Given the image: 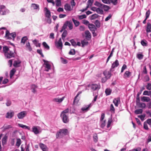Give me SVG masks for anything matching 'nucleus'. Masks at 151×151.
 <instances>
[{
  "label": "nucleus",
  "instance_id": "1",
  "mask_svg": "<svg viewBox=\"0 0 151 151\" xmlns=\"http://www.w3.org/2000/svg\"><path fill=\"white\" fill-rule=\"evenodd\" d=\"M68 130L67 129H60L58 131L56 135L57 138H61L67 134Z\"/></svg>",
  "mask_w": 151,
  "mask_h": 151
},
{
  "label": "nucleus",
  "instance_id": "2",
  "mask_svg": "<svg viewBox=\"0 0 151 151\" xmlns=\"http://www.w3.org/2000/svg\"><path fill=\"white\" fill-rule=\"evenodd\" d=\"M12 45L13 46L12 50H10L9 52L4 54L5 56L7 58H10L15 56L14 52H15V48L13 44L12 43Z\"/></svg>",
  "mask_w": 151,
  "mask_h": 151
},
{
  "label": "nucleus",
  "instance_id": "3",
  "mask_svg": "<svg viewBox=\"0 0 151 151\" xmlns=\"http://www.w3.org/2000/svg\"><path fill=\"white\" fill-rule=\"evenodd\" d=\"M16 37V34L15 32H13L11 33H10L9 31L6 30V32L5 37L7 39L11 40L13 39L14 40Z\"/></svg>",
  "mask_w": 151,
  "mask_h": 151
},
{
  "label": "nucleus",
  "instance_id": "4",
  "mask_svg": "<svg viewBox=\"0 0 151 151\" xmlns=\"http://www.w3.org/2000/svg\"><path fill=\"white\" fill-rule=\"evenodd\" d=\"M42 130L41 128L38 126H34L32 128V132L35 135L40 133Z\"/></svg>",
  "mask_w": 151,
  "mask_h": 151
},
{
  "label": "nucleus",
  "instance_id": "5",
  "mask_svg": "<svg viewBox=\"0 0 151 151\" xmlns=\"http://www.w3.org/2000/svg\"><path fill=\"white\" fill-rule=\"evenodd\" d=\"M9 12V11L6 9L5 6L4 5L0 6V14L1 15H6Z\"/></svg>",
  "mask_w": 151,
  "mask_h": 151
},
{
  "label": "nucleus",
  "instance_id": "6",
  "mask_svg": "<svg viewBox=\"0 0 151 151\" xmlns=\"http://www.w3.org/2000/svg\"><path fill=\"white\" fill-rule=\"evenodd\" d=\"M27 112L26 111H23L17 114V116L19 119H23L26 116Z\"/></svg>",
  "mask_w": 151,
  "mask_h": 151
},
{
  "label": "nucleus",
  "instance_id": "7",
  "mask_svg": "<svg viewBox=\"0 0 151 151\" xmlns=\"http://www.w3.org/2000/svg\"><path fill=\"white\" fill-rule=\"evenodd\" d=\"M60 117L64 123H67L68 122L69 119L68 114H60Z\"/></svg>",
  "mask_w": 151,
  "mask_h": 151
},
{
  "label": "nucleus",
  "instance_id": "8",
  "mask_svg": "<svg viewBox=\"0 0 151 151\" xmlns=\"http://www.w3.org/2000/svg\"><path fill=\"white\" fill-rule=\"evenodd\" d=\"M43 61L44 63V65L45 68V70L48 72L51 69V65L49 63V62L48 61L45 60H43Z\"/></svg>",
  "mask_w": 151,
  "mask_h": 151
},
{
  "label": "nucleus",
  "instance_id": "9",
  "mask_svg": "<svg viewBox=\"0 0 151 151\" xmlns=\"http://www.w3.org/2000/svg\"><path fill=\"white\" fill-rule=\"evenodd\" d=\"M55 46L58 48L60 49H62L63 47V44L62 42L61 38H60L59 39L58 42L55 41Z\"/></svg>",
  "mask_w": 151,
  "mask_h": 151
},
{
  "label": "nucleus",
  "instance_id": "10",
  "mask_svg": "<svg viewBox=\"0 0 151 151\" xmlns=\"http://www.w3.org/2000/svg\"><path fill=\"white\" fill-rule=\"evenodd\" d=\"M119 65V62L118 60H116L112 64L111 68L110 69V71L113 72L114 70V68L117 67Z\"/></svg>",
  "mask_w": 151,
  "mask_h": 151
},
{
  "label": "nucleus",
  "instance_id": "11",
  "mask_svg": "<svg viewBox=\"0 0 151 151\" xmlns=\"http://www.w3.org/2000/svg\"><path fill=\"white\" fill-rule=\"evenodd\" d=\"M14 113L13 111L11 110L6 113V117L7 118L11 119L14 116Z\"/></svg>",
  "mask_w": 151,
  "mask_h": 151
},
{
  "label": "nucleus",
  "instance_id": "12",
  "mask_svg": "<svg viewBox=\"0 0 151 151\" xmlns=\"http://www.w3.org/2000/svg\"><path fill=\"white\" fill-rule=\"evenodd\" d=\"M37 86L34 84H32L30 86V89L32 92L34 93H37Z\"/></svg>",
  "mask_w": 151,
  "mask_h": 151
},
{
  "label": "nucleus",
  "instance_id": "13",
  "mask_svg": "<svg viewBox=\"0 0 151 151\" xmlns=\"http://www.w3.org/2000/svg\"><path fill=\"white\" fill-rule=\"evenodd\" d=\"M88 27L93 34L94 33L96 29V28L95 25L92 24H89L88 25Z\"/></svg>",
  "mask_w": 151,
  "mask_h": 151
},
{
  "label": "nucleus",
  "instance_id": "14",
  "mask_svg": "<svg viewBox=\"0 0 151 151\" xmlns=\"http://www.w3.org/2000/svg\"><path fill=\"white\" fill-rule=\"evenodd\" d=\"M92 105L91 103H90L87 105L84 106L83 107L81 108V110L83 111H87Z\"/></svg>",
  "mask_w": 151,
  "mask_h": 151
},
{
  "label": "nucleus",
  "instance_id": "15",
  "mask_svg": "<svg viewBox=\"0 0 151 151\" xmlns=\"http://www.w3.org/2000/svg\"><path fill=\"white\" fill-rule=\"evenodd\" d=\"M111 71H104L103 72V74L105 77L107 78L108 79L109 78L111 75Z\"/></svg>",
  "mask_w": 151,
  "mask_h": 151
},
{
  "label": "nucleus",
  "instance_id": "16",
  "mask_svg": "<svg viewBox=\"0 0 151 151\" xmlns=\"http://www.w3.org/2000/svg\"><path fill=\"white\" fill-rule=\"evenodd\" d=\"M44 11L45 12V16L46 17H51V13L50 11L46 7L44 9Z\"/></svg>",
  "mask_w": 151,
  "mask_h": 151
},
{
  "label": "nucleus",
  "instance_id": "17",
  "mask_svg": "<svg viewBox=\"0 0 151 151\" xmlns=\"http://www.w3.org/2000/svg\"><path fill=\"white\" fill-rule=\"evenodd\" d=\"M39 146L43 151H48V148L45 145L42 143L39 144Z\"/></svg>",
  "mask_w": 151,
  "mask_h": 151
},
{
  "label": "nucleus",
  "instance_id": "18",
  "mask_svg": "<svg viewBox=\"0 0 151 151\" xmlns=\"http://www.w3.org/2000/svg\"><path fill=\"white\" fill-rule=\"evenodd\" d=\"M85 37L86 39L88 40H90L91 38V35L88 30H86L85 32Z\"/></svg>",
  "mask_w": 151,
  "mask_h": 151
},
{
  "label": "nucleus",
  "instance_id": "19",
  "mask_svg": "<svg viewBox=\"0 0 151 151\" xmlns=\"http://www.w3.org/2000/svg\"><path fill=\"white\" fill-rule=\"evenodd\" d=\"M90 87L93 91L97 90L100 88L96 84H92L91 85Z\"/></svg>",
  "mask_w": 151,
  "mask_h": 151
},
{
  "label": "nucleus",
  "instance_id": "20",
  "mask_svg": "<svg viewBox=\"0 0 151 151\" xmlns=\"http://www.w3.org/2000/svg\"><path fill=\"white\" fill-rule=\"evenodd\" d=\"M131 73L128 71H126L124 73L123 77L125 79L129 78L131 75Z\"/></svg>",
  "mask_w": 151,
  "mask_h": 151
},
{
  "label": "nucleus",
  "instance_id": "21",
  "mask_svg": "<svg viewBox=\"0 0 151 151\" xmlns=\"http://www.w3.org/2000/svg\"><path fill=\"white\" fill-rule=\"evenodd\" d=\"M65 98V96H63L62 98L60 99L58 98H55L53 99V101L56 102H58L59 103H60Z\"/></svg>",
  "mask_w": 151,
  "mask_h": 151
},
{
  "label": "nucleus",
  "instance_id": "22",
  "mask_svg": "<svg viewBox=\"0 0 151 151\" xmlns=\"http://www.w3.org/2000/svg\"><path fill=\"white\" fill-rule=\"evenodd\" d=\"M120 102V99L119 98H115L113 101V103L114 104L115 106L116 107L118 106V104Z\"/></svg>",
  "mask_w": 151,
  "mask_h": 151
},
{
  "label": "nucleus",
  "instance_id": "23",
  "mask_svg": "<svg viewBox=\"0 0 151 151\" xmlns=\"http://www.w3.org/2000/svg\"><path fill=\"white\" fill-rule=\"evenodd\" d=\"M31 7L34 9L39 10V6L38 5L35 4H32L31 5Z\"/></svg>",
  "mask_w": 151,
  "mask_h": 151
},
{
  "label": "nucleus",
  "instance_id": "24",
  "mask_svg": "<svg viewBox=\"0 0 151 151\" xmlns=\"http://www.w3.org/2000/svg\"><path fill=\"white\" fill-rule=\"evenodd\" d=\"M141 100L143 102H148L150 100V99L148 97L143 96L141 98Z\"/></svg>",
  "mask_w": 151,
  "mask_h": 151
},
{
  "label": "nucleus",
  "instance_id": "25",
  "mask_svg": "<svg viewBox=\"0 0 151 151\" xmlns=\"http://www.w3.org/2000/svg\"><path fill=\"white\" fill-rule=\"evenodd\" d=\"M146 31L147 32H151V24L150 23H147L146 27Z\"/></svg>",
  "mask_w": 151,
  "mask_h": 151
},
{
  "label": "nucleus",
  "instance_id": "26",
  "mask_svg": "<svg viewBox=\"0 0 151 151\" xmlns=\"http://www.w3.org/2000/svg\"><path fill=\"white\" fill-rule=\"evenodd\" d=\"M18 126L19 127H21L23 129H27L28 130H30V127H29L27 126L26 125H23L21 124H18Z\"/></svg>",
  "mask_w": 151,
  "mask_h": 151
},
{
  "label": "nucleus",
  "instance_id": "27",
  "mask_svg": "<svg viewBox=\"0 0 151 151\" xmlns=\"http://www.w3.org/2000/svg\"><path fill=\"white\" fill-rule=\"evenodd\" d=\"M112 92V90L109 88H107L105 91V93L106 96L109 95Z\"/></svg>",
  "mask_w": 151,
  "mask_h": 151
},
{
  "label": "nucleus",
  "instance_id": "28",
  "mask_svg": "<svg viewBox=\"0 0 151 151\" xmlns=\"http://www.w3.org/2000/svg\"><path fill=\"white\" fill-rule=\"evenodd\" d=\"M12 50V48L10 47L8 48V47L6 46H4L3 47V51L4 52V54H5L6 52H9L10 50Z\"/></svg>",
  "mask_w": 151,
  "mask_h": 151
},
{
  "label": "nucleus",
  "instance_id": "29",
  "mask_svg": "<svg viewBox=\"0 0 151 151\" xmlns=\"http://www.w3.org/2000/svg\"><path fill=\"white\" fill-rule=\"evenodd\" d=\"M66 23L67 24V26H68L70 29L71 30L73 29V24L71 21H67Z\"/></svg>",
  "mask_w": 151,
  "mask_h": 151
},
{
  "label": "nucleus",
  "instance_id": "30",
  "mask_svg": "<svg viewBox=\"0 0 151 151\" xmlns=\"http://www.w3.org/2000/svg\"><path fill=\"white\" fill-rule=\"evenodd\" d=\"M93 141L95 143H96L98 140V136L96 133H95L93 135Z\"/></svg>",
  "mask_w": 151,
  "mask_h": 151
},
{
  "label": "nucleus",
  "instance_id": "31",
  "mask_svg": "<svg viewBox=\"0 0 151 151\" xmlns=\"http://www.w3.org/2000/svg\"><path fill=\"white\" fill-rule=\"evenodd\" d=\"M71 7L68 4H66L64 6V9L66 11H70Z\"/></svg>",
  "mask_w": 151,
  "mask_h": 151
},
{
  "label": "nucleus",
  "instance_id": "32",
  "mask_svg": "<svg viewBox=\"0 0 151 151\" xmlns=\"http://www.w3.org/2000/svg\"><path fill=\"white\" fill-rule=\"evenodd\" d=\"M88 42L86 39H84L81 41V43L82 47H84L85 45H87L88 44Z\"/></svg>",
  "mask_w": 151,
  "mask_h": 151
},
{
  "label": "nucleus",
  "instance_id": "33",
  "mask_svg": "<svg viewBox=\"0 0 151 151\" xmlns=\"http://www.w3.org/2000/svg\"><path fill=\"white\" fill-rule=\"evenodd\" d=\"M25 46L29 51L30 52L32 50V49L31 47L30 43L29 42L26 43Z\"/></svg>",
  "mask_w": 151,
  "mask_h": 151
},
{
  "label": "nucleus",
  "instance_id": "34",
  "mask_svg": "<svg viewBox=\"0 0 151 151\" xmlns=\"http://www.w3.org/2000/svg\"><path fill=\"white\" fill-rule=\"evenodd\" d=\"M21 62L19 60H15L14 61L13 65L15 67H17L19 66V64Z\"/></svg>",
  "mask_w": 151,
  "mask_h": 151
},
{
  "label": "nucleus",
  "instance_id": "35",
  "mask_svg": "<svg viewBox=\"0 0 151 151\" xmlns=\"http://www.w3.org/2000/svg\"><path fill=\"white\" fill-rule=\"evenodd\" d=\"M16 70L15 69H13L10 71V78H12Z\"/></svg>",
  "mask_w": 151,
  "mask_h": 151
},
{
  "label": "nucleus",
  "instance_id": "36",
  "mask_svg": "<svg viewBox=\"0 0 151 151\" xmlns=\"http://www.w3.org/2000/svg\"><path fill=\"white\" fill-rule=\"evenodd\" d=\"M27 39L28 38L27 36H24L22 37L21 39V43H23L24 45Z\"/></svg>",
  "mask_w": 151,
  "mask_h": 151
},
{
  "label": "nucleus",
  "instance_id": "37",
  "mask_svg": "<svg viewBox=\"0 0 151 151\" xmlns=\"http://www.w3.org/2000/svg\"><path fill=\"white\" fill-rule=\"evenodd\" d=\"M142 111L143 110L142 109H139L135 110L134 113L137 114H142Z\"/></svg>",
  "mask_w": 151,
  "mask_h": 151
},
{
  "label": "nucleus",
  "instance_id": "38",
  "mask_svg": "<svg viewBox=\"0 0 151 151\" xmlns=\"http://www.w3.org/2000/svg\"><path fill=\"white\" fill-rule=\"evenodd\" d=\"M67 34V31L65 30L62 35V38L63 40H64L66 37Z\"/></svg>",
  "mask_w": 151,
  "mask_h": 151
},
{
  "label": "nucleus",
  "instance_id": "39",
  "mask_svg": "<svg viewBox=\"0 0 151 151\" xmlns=\"http://www.w3.org/2000/svg\"><path fill=\"white\" fill-rule=\"evenodd\" d=\"M72 21L76 27H78L79 25L80 24V22L79 21L75 20L74 19H72Z\"/></svg>",
  "mask_w": 151,
  "mask_h": 151
},
{
  "label": "nucleus",
  "instance_id": "40",
  "mask_svg": "<svg viewBox=\"0 0 151 151\" xmlns=\"http://www.w3.org/2000/svg\"><path fill=\"white\" fill-rule=\"evenodd\" d=\"M141 43L143 46H147V42L145 40H142L141 41Z\"/></svg>",
  "mask_w": 151,
  "mask_h": 151
},
{
  "label": "nucleus",
  "instance_id": "41",
  "mask_svg": "<svg viewBox=\"0 0 151 151\" xmlns=\"http://www.w3.org/2000/svg\"><path fill=\"white\" fill-rule=\"evenodd\" d=\"M102 8H104V10L105 11H108L110 9V7L109 6L103 4Z\"/></svg>",
  "mask_w": 151,
  "mask_h": 151
},
{
  "label": "nucleus",
  "instance_id": "42",
  "mask_svg": "<svg viewBox=\"0 0 151 151\" xmlns=\"http://www.w3.org/2000/svg\"><path fill=\"white\" fill-rule=\"evenodd\" d=\"M138 105L140 108H145L146 107V105L145 103L139 102Z\"/></svg>",
  "mask_w": 151,
  "mask_h": 151
},
{
  "label": "nucleus",
  "instance_id": "43",
  "mask_svg": "<svg viewBox=\"0 0 151 151\" xmlns=\"http://www.w3.org/2000/svg\"><path fill=\"white\" fill-rule=\"evenodd\" d=\"M55 2L56 6L58 7L61 6V0H55Z\"/></svg>",
  "mask_w": 151,
  "mask_h": 151
},
{
  "label": "nucleus",
  "instance_id": "44",
  "mask_svg": "<svg viewBox=\"0 0 151 151\" xmlns=\"http://www.w3.org/2000/svg\"><path fill=\"white\" fill-rule=\"evenodd\" d=\"M93 1V0H88L87 2V8H88L89 6H91Z\"/></svg>",
  "mask_w": 151,
  "mask_h": 151
},
{
  "label": "nucleus",
  "instance_id": "45",
  "mask_svg": "<svg viewBox=\"0 0 151 151\" xmlns=\"http://www.w3.org/2000/svg\"><path fill=\"white\" fill-rule=\"evenodd\" d=\"M42 44L45 48L47 50H49L50 49L49 46L45 42H43Z\"/></svg>",
  "mask_w": 151,
  "mask_h": 151
},
{
  "label": "nucleus",
  "instance_id": "46",
  "mask_svg": "<svg viewBox=\"0 0 151 151\" xmlns=\"http://www.w3.org/2000/svg\"><path fill=\"white\" fill-rule=\"evenodd\" d=\"M94 4L96 6L101 8L103 4L100 3L99 2L97 1H96L95 2Z\"/></svg>",
  "mask_w": 151,
  "mask_h": 151
},
{
  "label": "nucleus",
  "instance_id": "47",
  "mask_svg": "<svg viewBox=\"0 0 151 151\" xmlns=\"http://www.w3.org/2000/svg\"><path fill=\"white\" fill-rule=\"evenodd\" d=\"M21 143V140L20 139L18 138L17 139V141L16 144V146L19 147Z\"/></svg>",
  "mask_w": 151,
  "mask_h": 151
},
{
  "label": "nucleus",
  "instance_id": "48",
  "mask_svg": "<svg viewBox=\"0 0 151 151\" xmlns=\"http://www.w3.org/2000/svg\"><path fill=\"white\" fill-rule=\"evenodd\" d=\"M94 24L97 27L99 28L100 27V23L99 21L98 20L95 21Z\"/></svg>",
  "mask_w": 151,
  "mask_h": 151
},
{
  "label": "nucleus",
  "instance_id": "49",
  "mask_svg": "<svg viewBox=\"0 0 151 151\" xmlns=\"http://www.w3.org/2000/svg\"><path fill=\"white\" fill-rule=\"evenodd\" d=\"M151 94V92L150 91H144L143 95H144L150 96Z\"/></svg>",
  "mask_w": 151,
  "mask_h": 151
},
{
  "label": "nucleus",
  "instance_id": "50",
  "mask_svg": "<svg viewBox=\"0 0 151 151\" xmlns=\"http://www.w3.org/2000/svg\"><path fill=\"white\" fill-rule=\"evenodd\" d=\"M98 15L96 14H94L92 15L91 17V20L94 19L98 18Z\"/></svg>",
  "mask_w": 151,
  "mask_h": 151
},
{
  "label": "nucleus",
  "instance_id": "51",
  "mask_svg": "<svg viewBox=\"0 0 151 151\" xmlns=\"http://www.w3.org/2000/svg\"><path fill=\"white\" fill-rule=\"evenodd\" d=\"M70 42L71 43L72 45L76 47V42L74 41L73 39H72L70 40Z\"/></svg>",
  "mask_w": 151,
  "mask_h": 151
},
{
  "label": "nucleus",
  "instance_id": "52",
  "mask_svg": "<svg viewBox=\"0 0 151 151\" xmlns=\"http://www.w3.org/2000/svg\"><path fill=\"white\" fill-rule=\"evenodd\" d=\"M96 12L98 14H103L104 13L103 10L99 8H97V9L96 10Z\"/></svg>",
  "mask_w": 151,
  "mask_h": 151
},
{
  "label": "nucleus",
  "instance_id": "53",
  "mask_svg": "<svg viewBox=\"0 0 151 151\" xmlns=\"http://www.w3.org/2000/svg\"><path fill=\"white\" fill-rule=\"evenodd\" d=\"M81 92H78V93L77 94L76 96L75 97L74 100V102H77L79 100L78 99H77V97L79 95V94L81 93Z\"/></svg>",
  "mask_w": 151,
  "mask_h": 151
},
{
  "label": "nucleus",
  "instance_id": "54",
  "mask_svg": "<svg viewBox=\"0 0 151 151\" xmlns=\"http://www.w3.org/2000/svg\"><path fill=\"white\" fill-rule=\"evenodd\" d=\"M69 111V110L68 108L66 109L65 110H63L61 112V114H67L68 113Z\"/></svg>",
  "mask_w": 151,
  "mask_h": 151
},
{
  "label": "nucleus",
  "instance_id": "55",
  "mask_svg": "<svg viewBox=\"0 0 151 151\" xmlns=\"http://www.w3.org/2000/svg\"><path fill=\"white\" fill-rule=\"evenodd\" d=\"M69 54L70 55H74L75 54V51L74 49H71L69 51Z\"/></svg>",
  "mask_w": 151,
  "mask_h": 151
},
{
  "label": "nucleus",
  "instance_id": "56",
  "mask_svg": "<svg viewBox=\"0 0 151 151\" xmlns=\"http://www.w3.org/2000/svg\"><path fill=\"white\" fill-rule=\"evenodd\" d=\"M86 15L84 14L79 16L78 17V18L79 19L81 20L83 19L86 18Z\"/></svg>",
  "mask_w": 151,
  "mask_h": 151
},
{
  "label": "nucleus",
  "instance_id": "57",
  "mask_svg": "<svg viewBox=\"0 0 151 151\" xmlns=\"http://www.w3.org/2000/svg\"><path fill=\"white\" fill-rule=\"evenodd\" d=\"M37 52L38 54H40L41 56L42 57H44V55H43V53H42V50H39V49L37 50Z\"/></svg>",
  "mask_w": 151,
  "mask_h": 151
},
{
  "label": "nucleus",
  "instance_id": "58",
  "mask_svg": "<svg viewBox=\"0 0 151 151\" xmlns=\"http://www.w3.org/2000/svg\"><path fill=\"white\" fill-rule=\"evenodd\" d=\"M82 23L86 25H88L89 24H90L89 22L86 19H84Z\"/></svg>",
  "mask_w": 151,
  "mask_h": 151
},
{
  "label": "nucleus",
  "instance_id": "59",
  "mask_svg": "<svg viewBox=\"0 0 151 151\" xmlns=\"http://www.w3.org/2000/svg\"><path fill=\"white\" fill-rule=\"evenodd\" d=\"M112 15L111 14H109V16L106 18L105 19V21L106 22L108 21L111 18V17H112Z\"/></svg>",
  "mask_w": 151,
  "mask_h": 151
},
{
  "label": "nucleus",
  "instance_id": "60",
  "mask_svg": "<svg viewBox=\"0 0 151 151\" xmlns=\"http://www.w3.org/2000/svg\"><path fill=\"white\" fill-rule=\"evenodd\" d=\"M61 59L62 62L64 64H66L67 63V60L63 58H61Z\"/></svg>",
  "mask_w": 151,
  "mask_h": 151
},
{
  "label": "nucleus",
  "instance_id": "61",
  "mask_svg": "<svg viewBox=\"0 0 151 151\" xmlns=\"http://www.w3.org/2000/svg\"><path fill=\"white\" fill-rule=\"evenodd\" d=\"M127 68V65L125 64H124L122 67L121 73H122L124 71V70L126 69Z\"/></svg>",
  "mask_w": 151,
  "mask_h": 151
},
{
  "label": "nucleus",
  "instance_id": "62",
  "mask_svg": "<svg viewBox=\"0 0 151 151\" xmlns=\"http://www.w3.org/2000/svg\"><path fill=\"white\" fill-rule=\"evenodd\" d=\"M143 55L139 54L137 55V58L139 60L142 59L143 58Z\"/></svg>",
  "mask_w": 151,
  "mask_h": 151
},
{
  "label": "nucleus",
  "instance_id": "63",
  "mask_svg": "<svg viewBox=\"0 0 151 151\" xmlns=\"http://www.w3.org/2000/svg\"><path fill=\"white\" fill-rule=\"evenodd\" d=\"M146 88L149 90H151V84L150 83H148L146 86Z\"/></svg>",
  "mask_w": 151,
  "mask_h": 151
},
{
  "label": "nucleus",
  "instance_id": "64",
  "mask_svg": "<svg viewBox=\"0 0 151 151\" xmlns=\"http://www.w3.org/2000/svg\"><path fill=\"white\" fill-rule=\"evenodd\" d=\"M132 151H141V148L139 147H138L136 149H133L130 150Z\"/></svg>",
  "mask_w": 151,
  "mask_h": 151
}]
</instances>
